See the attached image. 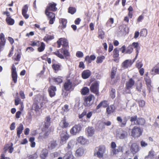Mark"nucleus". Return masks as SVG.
I'll list each match as a JSON object with an SVG mask.
<instances>
[{
  "label": "nucleus",
  "mask_w": 159,
  "mask_h": 159,
  "mask_svg": "<svg viewBox=\"0 0 159 159\" xmlns=\"http://www.w3.org/2000/svg\"><path fill=\"white\" fill-rule=\"evenodd\" d=\"M38 157L37 155L35 153L33 155H31V157L30 158V159H35Z\"/></svg>",
  "instance_id": "774afa93"
},
{
  "label": "nucleus",
  "mask_w": 159,
  "mask_h": 159,
  "mask_svg": "<svg viewBox=\"0 0 159 159\" xmlns=\"http://www.w3.org/2000/svg\"><path fill=\"white\" fill-rule=\"evenodd\" d=\"M133 48L132 45H129L127 48L126 53L128 54L131 53L133 51Z\"/></svg>",
  "instance_id": "09e8293b"
},
{
  "label": "nucleus",
  "mask_w": 159,
  "mask_h": 159,
  "mask_svg": "<svg viewBox=\"0 0 159 159\" xmlns=\"http://www.w3.org/2000/svg\"><path fill=\"white\" fill-rule=\"evenodd\" d=\"M132 46V47H134V48H136V50L138 49V48L139 46V43H133L131 45Z\"/></svg>",
  "instance_id": "e2e57ef3"
},
{
  "label": "nucleus",
  "mask_w": 159,
  "mask_h": 159,
  "mask_svg": "<svg viewBox=\"0 0 159 159\" xmlns=\"http://www.w3.org/2000/svg\"><path fill=\"white\" fill-rule=\"evenodd\" d=\"M54 38V37L53 36L48 35L47 37H45V39L47 40H51Z\"/></svg>",
  "instance_id": "0e129e2a"
},
{
  "label": "nucleus",
  "mask_w": 159,
  "mask_h": 159,
  "mask_svg": "<svg viewBox=\"0 0 159 159\" xmlns=\"http://www.w3.org/2000/svg\"><path fill=\"white\" fill-rule=\"evenodd\" d=\"M94 99V96L91 94L85 97L84 102L85 106L88 107H90L93 103Z\"/></svg>",
  "instance_id": "0eeeda50"
},
{
  "label": "nucleus",
  "mask_w": 159,
  "mask_h": 159,
  "mask_svg": "<svg viewBox=\"0 0 159 159\" xmlns=\"http://www.w3.org/2000/svg\"><path fill=\"white\" fill-rule=\"evenodd\" d=\"M116 133V137L120 139H124L127 138L128 135V132L121 128L117 129Z\"/></svg>",
  "instance_id": "7ed1b4c3"
},
{
  "label": "nucleus",
  "mask_w": 159,
  "mask_h": 159,
  "mask_svg": "<svg viewBox=\"0 0 159 159\" xmlns=\"http://www.w3.org/2000/svg\"><path fill=\"white\" fill-rule=\"evenodd\" d=\"M107 101L104 100L100 103L98 105L96 109H98L101 107H102L104 108L107 107L108 104L107 103Z\"/></svg>",
  "instance_id": "cd10ccee"
},
{
  "label": "nucleus",
  "mask_w": 159,
  "mask_h": 159,
  "mask_svg": "<svg viewBox=\"0 0 159 159\" xmlns=\"http://www.w3.org/2000/svg\"><path fill=\"white\" fill-rule=\"evenodd\" d=\"M48 15H46L48 16L49 19L55 18V15L52 12H49L48 11Z\"/></svg>",
  "instance_id": "6e6d98bb"
},
{
  "label": "nucleus",
  "mask_w": 159,
  "mask_h": 159,
  "mask_svg": "<svg viewBox=\"0 0 159 159\" xmlns=\"http://www.w3.org/2000/svg\"><path fill=\"white\" fill-rule=\"evenodd\" d=\"M60 66L59 64H53L52 65V68L55 71H57L60 70Z\"/></svg>",
  "instance_id": "49530a36"
},
{
  "label": "nucleus",
  "mask_w": 159,
  "mask_h": 159,
  "mask_svg": "<svg viewBox=\"0 0 159 159\" xmlns=\"http://www.w3.org/2000/svg\"><path fill=\"white\" fill-rule=\"evenodd\" d=\"M138 102L139 106L141 107H144L145 105V101L143 100H139L138 101Z\"/></svg>",
  "instance_id": "4d7b16f0"
},
{
  "label": "nucleus",
  "mask_w": 159,
  "mask_h": 159,
  "mask_svg": "<svg viewBox=\"0 0 159 159\" xmlns=\"http://www.w3.org/2000/svg\"><path fill=\"white\" fill-rule=\"evenodd\" d=\"M61 142L64 143L68 138V135L66 131H62L60 134Z\"/></svg>",
  "instance_id": "f8f14e48"
},
{
  "label": "nucleus",
  "mask_w": 159,
  "mask_h": 159,
  "mask_svg": "<svg viewBox=\"0 0 159 159\" xmlns=\"http://www.w3.org/2000/svg\"><path fill=\"white\" fill-rule=\"evenodd\" d=\"M105 147L104 146H100L95 148V154H96L97 157L102 158L105 152Z\"/></svg>",
  "instance_id": "20e7f679"
},
{
  "label": "nucleus",
  "mask_w": 159,
  "mask_h": 159,
  "mask_svg": "<svg viewBox=\"0 0 159 159\" xmlns=\"http://www.w3.org/2000/svg\"><path fill=\"white\" fill-rule=\"evenodd\" d=\"M48 153V151L46 149L43 150L40 154V157L42 159H45L47 157Z\"/></svg>",
  "instance_id": "bb28decb"
},
{
  "label": "nucleus",
  "mask_w": 159,
  "mask_h": 159,
  "mask_svg": "<svg viewBox=\"0 0 159 159\" xmlns=\"http://www.w3.org/2000/svg\"><path fill=\"white\" fill-rule=\"evenodd\" d=\"M105 57L104 56L98 57L97 58L96 62L97 63H100L102 62Z\"/></svg>",
  "instance_id": "ea45409f"
},
{
  "label": "nucleus",
  "mask_w": 159,
  "mask_h": 159,
  "mask_svg": "<svg viewBox=\"0 0 159 159\" xmlns=\"http://www.w3.org/2000/svg\"><path fill=\"white\" fill-rule=\"evenodd\" d=\"M50 130H48L46 131L43 136L40 135L38 137L39 139L40 140H42L43 138H47L50 134Z\"/></svg>",
  "instance_id": "2f4dec72"
},
{
  "label": "nucleus",
  "mask_w": 159,
  "mask_h": 159,
  "mask_svg": "<svg viewBox=\"0 0 159 159\" xmlns=\"http://www.w3.org/2000/svg\"><path fill=\"white\" fill-rule=\"evenodd\" d=\"M113 57L114 58L118 57L119 56V50L117 48L115 49L113 51Z\"/></svg>",
  "instance_id": "c03bdc74"
},
{
  "label": "nucleus",
  "mask_w": 159,
  "mask_h": 159,
  "mask_svg": "<svg viewBox=\"0 0 159 159\" xmlns=\"http://www.w3.org/2000/svg\"><path fill=\"white\" fill-rule=\"evenodd\" d=\"M98 83L95 82L91 84L90 88L91 91L95 93L97 96L98 95Z\"/></svg>",
  "instance_id": "9d476101"
},
{
  "label": "nucleus",
  "mask_w": 159,
  "mask_h": 159,
  "mask_svg": "<svg viewBox=\"0 0 159 159\" xmlns=\"http://www.w3.org/2000/svg\"><path fill=\"white\" fill-rule=\"evenodd\" d=\"M111 125V122L110 121H104L100 123L99 125H103L102 128H104V125H105L107 126H110Z\"/></svg>",
  "instance_id": "4c0bfd02"
},
{
  "label": "nucleus",
  "mask_w": 159,
  "mask_h": 159,
  "mask_svg": "<svg viewBox=\"0 0 159 159\" xmlns=\"http://www.w3.org/2000/svg\"><path fill=\"white\" fill-rule=\"evenodd\" d=\"M115 107L114 105H111L108 106L106 108V112L107 113V115H109L113 113L115 111Z\"/></svg>",
  "instance_id": "a211bd4d"
},
{
  "label": "nucleus",
  "mask_w": 159,
  "mask_h": 159,
  "mask_svg": "<svg viewBox=\"0 0 159 159\" xmlns=\"http://www.w3.org/2000/svg\"><path fill=\"white\" fill-rule=\"evenodd\" d=\"M89 92V89L86 87H84L81 90V93L83 95H86Z\"/></svg>",
  "instance_id": "a19ab883"
},
{
  "label": "nucleus",
  "mask_w": 159,
  "mask_h": 159,
  "mask_svg": "<svg viewBox=\"0 0 159 159\" xmlns=\"http://www.w3.org/2000/svg\"><path fill=\"white\" fill-rule=\"evenodd\" d=\"M154 156V152L151 150L148 152V155L145 157V159H152L153 158Z\"/></svg>",
  "instance_id": "c756f323"
},
{
  "label": "nucleus",
  "mask_w": 159,
  "mask_h": 159,
  "mask_svg": "<svg viewBox=\"0 0 159 159\" xmlns=\"http://www.w3.org/2000/svg\"><path fill=\"white\" fill-rule=\"evenodd\" d=\"M130 150L134 155L136 154L140 150V148L136 143H133L130 147Z\"/></svg>",
  "instance_id": "9b49d317"
},
{
  "label": "nucleus",
  "mask_w": 159,
  "mask_h": 159,
  "mask_svg": "<svg viewBox=\"0 0 159 159\" xmlns=\"http://www.w3.org/2000/svg\"><path fill=\"white\" fill-rule=\"evenodd\" d=\"M104 32L101 30H99L98 32V37L102 39H103L104 38Z\"/></svg>",
  "instance_id": "a18cd8bd"
},
{
  "label": "nucleus",
  "mask_w": 159,
  "mask_h": 159,
  "mask_svg": "<svg viewBox=\"0 0 159 159\" xmlns=\"http://www.w3.org/2000/svg\"><path fill=\"white\" fill-rule=\"evenodd\" d=\"M56 4L54 3H49L48 6L45 10V13L46 15H48V13L49 11H56L57 8L56 7Z\"/></svg>",
  "instance_id": "ddd939ff"
},
{
  "label": "nucleus",
  "mask_w": 159,
  "mask_h": 159,
  "mask_svg": "<svg viewBox=\"0 0 159 159\" xmlns=\"http://www.w3.org/2000/svg\"><path fill=\"white\" fill-rule=\"evenodd\" d=\"M152 74L155 75L156 74H159V66H157L153 67L151 72Z\"/></svg>",
  "instance_id": "7c9ffc66"
},
{
  "label": "nucleus",
  "mask_w": 159,
  "mask_h": 159,
  "mask_svg": "<svg viewBox=\"0 0 159 159\" xmlns=\"http://www.w3.org/2000/svg\"><path fill=\"white\" fill-rule=\"evenodd\" d=\"M57 144L56 141H51L48 145V149L50 150L54 149L57 146Z\"/></svg>",
  "instance_id": "4be33fe9"
},
{
  "label": "nucleus",
  "mask_w": 159,
  "mask_h": 159,
  "mask_svg": "<svg viewBox=\"0 0 159 159\" xmlns=\"http://www.w3.org/2000/svg\"><path fill=\"white\" fill-rule=\"evenodd\" d=\"M13 144L12 143H11V145L9 147L8 149L9 150V152L10 153H11L13 151L14 148L13 147Z\"/></svg>",
  "instance_id": "052dcab7"
},
{
  "label": "nucleus",
  "mask_w": 159,
  "mask_h": 159,
  "mask_svg": "<svg viewBox=\"0 0 159 159\" xmlns=\"http://www.w3.org/2000/svg\"><path fill=\"white\" fill-rule=\"evenodd\" d=\"M52 79L55 82H57V84L61 83L62 81L61 79L59 77L57 78H53Z\"/></svg>",
  "instance_id": "3c124183"
},
{
  "label": "nucleus",
  "mask_w": 159,
  "mask_h": 159,
  "mask_svg": "<svg viewBox=\"0 0 159 159\" xmlns=\"http://www.w3.org/2000/svg\"><path fill=\"white\" fill-rule=\"evenodd\" d=\"M20 53L19 52H17V55H16V57L15 58V60L16 61H19L20 58Z\"/></svg>",
  "instance_id": "69168bd1"
},
{
  "label": "nucleus",
  "mask_w": 159,
  "mask_h": 159,
  "mask_svg": "<svg viewBox=\"0 0 159 159\" xmlns=\"http://www.w3.org/2000/svg\"><path fill=\"white\" fill-rule=\"evenodd\" d=\"M59 51L61 53L63 54L64 56L61 54L60 53L59 51H58L57 52H54V53L61 59H64V56L66 57L70 55V53L68 50L65 49L61 48L60 49Z\"/></svg>",
  "instance_id": "39448f33"
},
{
  "label": "nucleus",
  "mask_w": 159,
  "mask_h": 159,
  "mask_svg": "<svg viewBox=\"0 0 159 159\" xmlns=\"http://www.w3.org/2000/svg\"><path fill=\"white\" fill-rule=\"evenodd\" d=\"M130 121L131 122H134L135 125H143L145 123V120L144 119L141 118H138L137 116L135 115L130 117Z\"/></svg>",
  "instance_id": "f03ea898"
},
{
  "label": "nucleus",
  "mask_w": 159,
  "mask_h": 159,
  "mask_svg": "<svg viewBox=\"0 0 159 159\" xmlns=\"http://www.w3.org/2000/svg\"><path fill=\"white\" fill-rule=\"evenodd\" d=\"M115 90L112 89L110 93V95L112 98H114L115 97Z\"/></svg>",
  "instance_id": "864d4df0"
},
{
  "label": "nucleus",
  "mask_w": 159,
  "mask_h": 159,
  "mask_svg": "<svg viewBox=\"0 0 159 159\" xmlns=\"http://www.w3.org/2000/svg\"><path fill=\"white\" fill-rule=\"evenodd\" d=\"M71 86L72 83L69 80L66 82L64 84V89L67 91L70 90L71 89Z\"/></svg>",
  "instance_id": "b1692460"
},
{
  "label": "nucleus",
  "mask_w": 159,
  "mask_h": 159,
  "mask_svg": "<svg viewBox=\"0 0 159 159\" xmlns=\"http://www.w3.org/2000/svg\"><path fill=\"white\" fill-rule=\"evenodd\" d=\"M76 56L79 57H82L83 56V53L80 51L77 52L76 53Z\"/></svg>",
  "instance_id": "680f3d73"
},
{
  "label": "nucleus",
  "mask_w": 159,
  "mask_h": 159,
  "mask_svg": "<svg viewBox=\"0 0 159 159\" xmlns=\"http://www.w3.org/2000/svg\"><path fill=\"white\" fill-rule=\"evenodd\" d=\"M114 22V19L113 18H110L107 21L106 24V26L107 27H110L111 26V24Z\"/></svg>",
  "instance_id": "c9c22d12"
},
{
  "label": "nucleus",
  "mask_w": 159,
  "mask_h": 159,
  "mask_svg": "<svg viewBox=\"0 0 159 159\" xmlns=\"http://www.w3.org/2000/svg\"><path fill=\"white\" fill-rule=\"evenodd\" d=\"M116 120L120 123V126L121 127H125L126 125L127 120L126 118H124L123 120L120 116H118L116 118Z\"/></svg>",
  "instance_id": "f3484780"
},
{
  "label": "nucleus",
  "mask_w": 159,
  "mask_h": 159,
  "mask_svg": "<svg viewBox=\"0 0 159 159\" xmlns=\"http://www.w3.org/2000/svg\"><path fill=\"white\" fill-rule=\"evenodd\" d=\"M81 129V127L80 125H75L70 130V133L72 135H75L79 134Z\"/></svg>",
  "instance_id": "1a4fd4ad"
},
{
  "label": "nucleus",
  "mask_w": 159,
  "mask_h": 159,
  "mask_svg": "<svg viewBox=\"0 0 159 159\" xmlns=\"http://www.w3.org/2000/svg\"><path fill=\"white\" fill-rule=\"evenodd\" d=\"M57 89L56 87L53 86H50L48 89V92L50 97H52L55 95V92Z\"/></svg>",
  "instance_id": "dca6fc26"
},
{
  "label": "nucleus",
  "mask_w": 159,
  "mask_h": 159,
  "mask_svg": "<svg viewBox=\"0 0 159 159\" xmlns=\"http://www.w3.org/2000/svg\"><path fill=\"white\" fill-rule=\"evenodd\" d=\"M69 123L66 121L65 117L60 122L59 125L62 128H66L69 125Z\"/></svg>",
  "instance_id": "a878e982"
},
{
  "label": "nucleus",
  "mask_w": 159,
  "mask_h": 159,
  "mask_svg": "<svg viewBox=\"0 0 159 159\" xmlns=\"http://www.w3.org/2000/svg\"><path fill=\"white\" fill-rule=\"evenodd\" d=\"M142 84L141 83H139L136 87V89L138 91L140 92L142 90Z\"/></svg>",
  "instance_id": "bf43d9fd"
},
{
  "label": "nucleus",
  "mask_w": 159,
  "mask_h": 159,
  "mask_svg": "<svg viewBox=\"0 0 159 159\" xmlns=\"http://www.w3.org/2000/svg\"><path fill=\"white\" fill-rule=\"evenodd\" d=\"M91 72L89 70H86L84 71L82 74V76L84 79L88 78L91 75Z\"/></svg>",
  "instance_id": "aec40b11"
},
{
  "label": "nucleus",
  "mask_w": 159,
  "mask_h": 159,
  "mask_svg": "<svg viewBox=\"0 0 159 159\" xmlns=\"http://www.w3.org/2000/svg\"><path fill=\"white\" fill-rule=\"evenodd\" d=\"M6 20L8 24L10 25H13L14 23V20L10 17H7L6 19Z\"/></svg>",
  "instance_id": "e433bc0d"
},
{
  "label": "nucleus",
  "mask_w": 159,
  "mask_h": 159,
  "mask_svg": "<svg viewBox=\"0 0 159 159\" xmlns=\"http://www.w3.org/2000/svg\"><path fill=\"white\" fill-rule=\"evenodd\" d=\"M45 44L43 42L41 43V45L40 47L38 48V51L39 52L43 51L45 48Z\"/></svg>",
  "instance_id": "79ce46f5"
},
{
  "label": "nucleus",
  "mask_w": 159,
  "mask_h": 159,
  "mask_svg": "<svg viewBox=\"0 0 159 159\" xmlns=\"http://www.w3.org/2000/svg\"><path fill=\"white\" fill-rule=\"evenodd\" d=\"M129 64V60H126L122 64V66L124 68L128 67Z\"/></svg>",
  "instance_id": "603ef678"
},
{
  "label": "nucleus",
  "mask_w": 159,
  "mask_h": 159,
  "mask_svg": "<svg viewBox=\"0 0 159 159\" xmlns=\"http://www.w3.org/2000/svg\"><path fill=\"white\" fill-rule=\"evenodd\" d=\"M147 31L146 29H142L140 32V35L142 36H146L147 35Z\"/></svg>",
  "instance_id": "5fc2aeb1"
},
{
  "label": "nucleus",
  "mask_w": 159,
  "mask_h": 159,
  "mask_svg": "<svg viewBox=\"0 0 159 159\" xmlns=\"http://www.w3.org/2000/svg\"><path fill=\"white\" fill-rule=\"evenodd\" d=\"M78 142L82 144H85L87 142V141L82 136H80L77 139Z\"/></svg>",
  "instance_id": "c85d7f7f"
},
{
  "label": "nucleus",
  "mask_w": 159,
  "mask_h": 159,
  "mask_svg": "<svg viewBox=\"0 0 159 159\" xmlns=\"http://www.w3.org/2000/svg\"><path fill=\"white\" fill-rule=\"evenodd\" d=\"M11 71L12 80L14 83H16L17 80V75L16 71V68L14 64L12 65Z\"/></svg>",
  "instance_id": "4468645a"
},
{
  "label": "nucleus",
  "mask_w": 159,
  "mask_h": 159,
  "mask_svg": "<svg viewBox=\"0 0 159 159\" xmlns=\"http://www.w3.org/2000/svg\"><path fill=\"white\" fill-rule=\"evenodd\" d=\"M76 11V10L75 8L73 7H70L69 8L68 12L72 14L75 12Z\"/></svg>",
  "instance_id": "de8ad7c7"
},
{
  "label": "nucleus",
  "mask_w": 159,
  "mask_h": 159,
  "mask_svg": "<svg viewBox=\"0 0 159 159\" xmlns=\"http://www.w3.org/2000/svg\"><path fill=\"white\" fill-rule=\"evenodd\" d=\"M75 142L73 140L70 141L69 142L68 144L67 148L69 149L72 148L75 145Z\"/></svg>",
  "instance_id": "f704fd0d"
},
{
  "label": "nucleus",
  "mask_w": 159,
  "mask_h": 159,
  "mask_svg": "<svg viewBox=\"0 0 159 159\" xmlns=\"http://www.w3.org/2000/svg\"><path fill=\"white\" fill-rule=\"evenodd\" d=\"M15 122H13L11 125L10 129L11 130H13L15 128Z\"/></svg>",
  "instance_id": "338daca9"
},
{
  "label": "nucleus",
  "mask_w": 159,
  "mask_h": 159,
  "mask_svg": "<svg viewBox=\"0 0 159 159\" xmlns=\"http://www.w3.org/2000/svg\"><path fill=\"white\" fill-rule=\"evenodd\" d=\"M135 84V81L132 78H130L128 81L126 82V91L128 93H130V89L133 88Z\"/></svg>",
  "instance_id": "6e6552de"
},
{
  "label": "nucleus",
  "mask_w": 159,
  "mask_h": 159,
  "mask_svg": "<svg viewBox=\"0 0 159 159\" xmlns=\"http://www.w3.org/2000/svg\"><path fill=\"white\" fill-rule=\"evenodd\" d=\"M5 39L4 38V35L3 33H1L0 34V52L3 49L5 43Z\"/></svg>",
  "instance_id": "2eb2a0df"
},
{
  "label": "nucleus",
  "mask_w": 159,
  "mask_h": 159,
  "mask_svg": "<svg viewBox=\"0 0 159 159\" xmlns=\"http://www.w3.org/2000/svg\"><path fill=\"white\" fill-rule=\"evenodd\" d=\"M74 156L71 152H68L64 157L63 159H73Z\"/></svg>",
  "instance_id": "473e14b6"
},
{
  "label": "nucleus",
  "mask_w": 159,
  "mask_h": 159,
  "mask_svg": "<svg viewBox=\"0 0 159 159\" xmlns=\"http://www.w3.org/2000/svg\"><path fill=\"white\" fill-rule=\"evenodd\" d=\"M24 129L23 125L22 124H20L19 127L17 128V136L20 137V134L22 133Z\"/></svg>",
  "instance_id": "393cba45"
},
{
  "label": "nucleus",
  "mask_w": 159,
  "mask_h": 159,
  "mask_svg": "<svg viewBox=\"0 0 159 159\" xmlns=\"http://www.w3.org/2000/svg\"><path fill=\"white\" fill-rule=\"evenodd\" d=\"M143 131L140 127L135 126L131 130V135L134 138H138L142 134Z\"/></svg>",
  "instance_id": "f257e3e1"
},
{
  "label": "nucleus",
  "mask_w": 159,
  "mask_h": 159,
  "mask_svg": "<svg viewBox=\"0 0 159 159\" xmlns=\"http://www.w3.org/2000/svg\"><path fill=\"white\" fill-rule=\"evenodd\" d=\"M60 39H62L61 40V42H62V45L64 47H66L68 46V43L66 39L61 38Z\"/></svg>",
  "instance_id": "37998d69"
},
{
  "label": "nucleus",
  "mask_w": 159,
  "mask_h": 159,
  "mask_svg": "<svg viewBox=\"0 0 159 159\" xmlns=\"http://www.w3.org/2000/svg\"><path fill=\"white\" fill-rule=\"evenodd\" d=\"M85 150L82 148H80L76 151L75 156L81 157L83 156L84 152Z\"/></svg>",
  "instance_id": "6ab92c4d"
},
{
  "label": "nucleus",
  "mask_w": 159,
  "mask_h": 159,
  "mask_svg": "<svg viewBox=\"0 0 159 159\" xmlns=\"http://www.w3.org/2000/svg\"><path fill=\"white\" fill-rule=\"evenodd\" d=\"M28 10V7L27 5H25L23 7L22 10V14L24 17L26 19L28 18L29 16L26 14Z\"/></svg>",
  "instance_id": "412c9836"
},
{
  "label": "nucleus",
  "mask_w": 159,
  "mask_h": 159,
  "mask_svg": "<svg viewBox=\"0 0 159 159\" xmlns=\"http://www.w3.org/2000/svg\"><path fill=\"white\" fill-rule=\"evenodd\" d=\"M86 131L89 136H92L94 134L95 131L93 127H88L86 128Z\"/></svg>",
  "instance_id": "5701e85b"
},
{
  "label": "nucleus",
  "mask_w": 159,
  "mask_h": 159,
  "mask_svg": "<svg viewBox=\"0 0 159 159\" xmlns=\"http://www.w3.org/2000/svg\"><path fill=\"white\" fill-rule=\"evenodd\" d=\"M35 102L38 104L43 106V103H45L48 102L47 98L45 96L38 95L35 99Z\"/></svg>",
  "instance_id": "423d86ee"
},
{
  "label": "nucleus",
  "mask_w": 159,
  "mask_h": 159,
  "mask_svg": "<svg viewBox=\"0 0 159 159\" xmlns=\"http://www.w3.org/2000/svg\"><path fill=\"white\" fill-rule=\"evenodd\" d=\"M43 105H39V104H38L37 103H35V104L34 105L33 107V109L34 110L36 111H39V109L42 108L43 107Z\"/></svg>",
  "instance_id": "72a5a7b5"
},
{
  "label": "nucleus",
  "mask_w": 159,
  "mask_h": 159,
  "mask_svg": "<svg viewBox=\"0 0 159 159\" xmlns=\"http://www.w3.org/2000/svg\"><path fill=\"white\" fill-rule=\"evenodd\" d=\"M145 80L146 82L147 85L148 87L150 88L151 86V81L150 78L149 77H147L145 78Z\"/></svg>",
  "instance_id": "58836bf2"
},
{
  "label": "nucleus",
  "mask_w": 159,
  "mask_h": 159,
  "mask_svg": "<svg viewBox=\"0 0 159 159\" xmlns=\"http://www.w3.org/2000/svg\"><path fill=\"white\" fill-rule=\"evenodd\" d=\"M140 144L141 147L142 148L145 147L148 145V143L143 140L140 142Z\"/></svg>",
  "instance_id": "13d9d810"
},
{
  "label": "nucleus",
  "mask_w": 159,
  "mask_h": 159,
  "mask_svg": "<svg viewBox=\"0 0 159 159\" xmlns=\"http://www.w3.org/2000/svg\"><path fill=\"white\" fill-rule=\"evenodd\" d=\"M61 23L62 24V27L63 28H64L66 26V24L67 23V21L65 19H62L61 21Z\"/></svg>",
  "instance_id": "8fccbe9b"
}]
</instances>
